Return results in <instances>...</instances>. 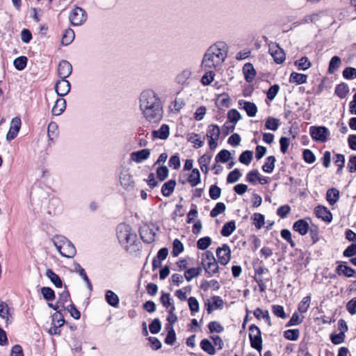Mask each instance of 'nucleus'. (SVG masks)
<instances>
[{
    "label": "nucleus",
    "mask_w": 356,
    "mask_h": 356,
    "mask_svg": "<svg viewBox=\"0 0 356 356\" xmlns=\"http://www.w3.org/2000/svg\"><path fill=\"white\" fill-rule=\"evenodd\" d=\"M245 79L247 82H252L256 76V71L252 64L245 63L243 67Z\"/></svg>",
    "instance_id": "nucleus-22"
},
{
    "label": "nucleus",
    "mask_w": 356,
    "mask_h": 356,
    "mask_svg": "<svg viewBox=\"0 0 356 356\" xmlns=\"http://www.w3.org/2000/svg\"><path fill=\"white\" fill-rule=\"evenodd\" d=\"M235 229H236L235 222L232 220L228 222H226L223 225L220 233L223 236H229L234 232V231Z\"/></svg>",
    "instance_id": "nucleus-36"
},
{
    "label": "nucleus",
    "mask_w": 356,
    "mask_h": 356,
    "mask_svg": "<svg viewBox=\"0 0 356 356\" xmlns=\"http://www.w3.org/2000/svg\"><path fill=\"white\" fill-rule=\"evenodd\" d=\"M227 118L229 122L236 124L241 118L240 113L236 109H231L227 113Z\"/></svg>",
    "instance_id": "nucleus-53"
},
{
    "label": "nucleus",
    "mask_w": 356,
    "mask_h": 356,
    "mask_svg": "<svg viewBox=\"0 0 356 356\" xmlns=\"http://www.w3.org/2000/svg\"><path fill=\"white\" fill-rule=\"evenodd\" d=\"M10 316L8 305L4 302H0V316L6 319V325L10 323L9 318Z\"/></svg>",
    "instance_id": "nucleus-38"
},
{
    "label": "nucleus",
    "mask_w": 356,
    "mask_h": 356,
    "mask_svg": "<svg viewBox=\"0 0 356 356\" xmlns=\"http://www.w3.org/2000/svg\"><path fill=\"white\" fill-rule=\"evenodd\" d=\"M140 235L143 242L152 243L155 240V232L149 227H144L140 231Z\"/></svg>",
    "instance_id": "nucleus-17"
},
{
    "label": "nucleus",
    "mask_w": 356,
    "mask_h": 356,
    "mask_svg": "<svg viewBox=\"0 0 356 356\" xmlns=\"http://www.w3.org/2000/svg\"><path fill=\"white\" fill-rule=\"evenodd\" d=\"M65 108H66L65 99H64L63 98H59L56 101V102L51 109V113L54 115H60L63 113Z\"/></svg>",
    "instance_id": "nucleus-24"
},
{
    "label": "nucleus",
    "mask_w": 356,
    "mask_h": 356,
    "mask_svg": "<svg viewBox=\"0 0 356 356\" xmlns=\"http://www.w3.org/2000/svg\"><path fill=\"white\" fill-rule=\"evenodd\" d=\"M184 250L182 243L177 238L175 239L172 244V254L177 257Z\"/></svg>",
    "instance_id": "nucleus-57"
},
{
    "label": "nucleus",
    "mask_w": 356,
    "mask_h": 356,
    "mask_svg": "<svg viewBox=\"0 0 356 356\" xmlns=\"http://www.w3.org/2000/svg\"><path fill=\"white\" fill-rule=\"evenodd\" d=\"M74 271L79 273V275L83 278V280L86 282L88 289L90 291L92 290V284L87 276V274L85 270L80 266V264L76 263L74 264Z\"/></svg>",
    "instance_id": "nucleus-25"
},
{
    "label": "nucleus",
    "mask_w": 356,
    "mask_h": 356,
    "mask_svg": "<svg viewBox=\"0 0 356 356\" xmlns=\"http://www.w3.org/2000/svg\"><path fill=\"white\" fill-rule=\"evenodd\" d=\"M13 65L17 70H23L27 65V58L26 56H19L14 60Z\"/></svg>",
    "instance_id": "nucleus-50"
},
{
    "label": "nucleus",
    "mask_w": 356,
    "mask_h": 356,
    "mask_svg": "<svg viewBox=\"0 0 356 356\" xmlns=\"http://www.w3.org/2000/svg\"><path fill=\"white\" fill-rule=\"evenodd\" d=\"M160 301L163 306L166 309H168L170 305L173 303V300L170 298V293L162 291Z\"/></svg>",
    "instance_id": "nucleus-63"
},
{
    "label": "nucleus",
    "mask_w": 356,
    "mask_h": 356,
    "mask_svg": "<svg viewBox=\"0 0 356 356\" xmlns=\"http://www.w3.org/2000/svg\"><path fill=\"white\" fill-rule=\"evenodd\" d=\"M241 177V173L240 170L237 168L231 171L227 177V183H235L240 179Z\"/></svg>",
    "instance_id": "nucleus-58"
},
{
    "label": "nucleus",
    "mask_w": 356,
    "mask_h": 356,
    "mask_svg": "<svg viewBox=\"0 0 356 356\" xmlns=\"http://www.w3.org/2000/svg\"><path fill=\"white\" fill-rule=\"evenodd\" d=\"M311 302V296H307L302 298L300 302L298 304V309L299 312L303 314L306 313L309 307Z\"/></svg>",
    "instance_id": "nucleus-44"
},
{
    "label": "nucleus",
    "mask_w": 356,
    "mask_h": 356,
    "mask_svg": "<svg viewBox=\"0 0 356 356\" xmlns=\"http://www.w3.org/2000/svg\"><path fill=\"white\" fill-rule=\"evenodd\" d=\"M168 168L165 165L160 166L156 169V176L160 181H164L168 176Z\"/></svg>",
    "instance_id": "nucleus-61"
},
{
    "label": "nucleus",
    "mask_w": 356,
    "mask_h": 356,
    "mask_svg": "<svg viewBox=\"0 0 356 356\" xmlns=\"http://www.w3.org/2000/svg\"><path fill=\"white\" fill-rule=\"evenodd\" d=\"M269 52L275 63L280 64L285 60V53L278 44H270L269 46Z\"/></svg>",
    "instance_id": "nucleus-10"
},
{
    "label": "nucleus",
    "mask_w": 356,
    "mask_h": 356,
    "mask_svg": "<svg viewBox=\"0 0 356 356\" xmlns=\"http://www.w3.org/2000/svg\"><path fill=\"white\" fill-rule=\"evenodd\" d=\"M300 336V331L298 329L287 330L284 332V337L291 341H296Z\"/></svg>",
    "instance_id": "nucleus-51"
},
{
    "label": "nucleus",
    "mask_w": 356,
    "mask_h": 356,
    "mask_svg": "<svg viewBox=\"0 0 356 356\" xmlns=\"http://www.w3.org/2000/svg\"><path fill=\"white\" fill-rule=\"evenodd\" d=\"M120 181L121 185L125 188H133L134 180L132 176L127 171H122L120 173Z\"/></svg>",
    "instance_id": "nucleus-23"
},
{
    "label": "nucleus",
    "mask_w": 356,
    "mask_h": 356,
    "mask_svg": "<svg viewBox=\"0 0 356 356\" xmlns=\"http://www.w3.org/2000/svg\"><path fill=\"white\" fill-rule=\"evenodd\" d=\"M187 140L193 143L195 148H200L204 145V141L200 140L197 134H188L187 135Z\"/></svg>",
    "instance_id": "nucleus-35"
},
{
    "label": "nucleus",
    "mask_w": 356,
    "mask_h": 356,
    "mask_svg": "<svg viewBox=\"0 0 356 356\" xmlns=\"http://www.w3.org/2000/svg\"><path fill=\"white\" fill-rule=\"evenodd\" d=\"M70 83L65 79H61L55 85V91L60 97L67 95L70 92Z\"/></svg>",
    "instance_id": "nucleus-13"
},
{
    "label": "nucleus",
    "mask_w": 356,
    "mask_h": 356,
    "mask_svg": "<svg viewBox=\"0 0 356 356\" xmlns=\"http://www.w3.org/2000/svg\"><path fill=\"white\" fill-rule=\"evenodd\" d=\"M46 276L51 280V282L55 285V286H62V281L60 278L51 269L47 270Z\"/></svg>",
    "instance_id": "nucleus-37"
},
{
    "label": "nucleus",
    "mask_w": 356,
    "mask_h": 356,
    "mask_svg": "<svg viewBox=\"0 0 356 356\" xmlns=\"http://www.w3.org/2000/svg\"><path fill=\"white\" fill-rule=\"evenodd\" d=\"M309 134L314 140L325 143L330 135V131L325 127L312 126L309 129Z\"/></svg>",
    "instance_id": "nucleus-8"
},
{
    "label": "nucleus",
    "mask_w": 356,
    "mask_h": 356,
    "mask_svg": "<svg viewBox=\"0 0 356 356\" xmlns=\"http://www.w3.org/2000/svg\"><path fill=\"white\" fill-rule=\"evenodd\" d=\"M202 264L209 275H213L218 271V264L211 251H206L202 254Z\"/></svg>",
    "instance_id": "nucleus-5"
},
{
    "label": "nucleus",
    "mask_w": 356,
    "mask_h": 356,
    "mask_svg": "<svg viewBox=\"0 0 356 356\" xmlns=\"http://www.w3.org/2000/svg\"><path fill=\"white\" fill-rule=\"evenodd\" d=\"M307 80V76L306 74H300L298 72H292L289 77V82L296 84L305 83Z\"/></svg>",
    "instance_id": "nucleus-30"
},
{
    "label": "nucleus",
    "mask_w": 356,
    "mask_h": 356,
    "mask_svg": "<svg viewBox=\"0 0 356 356\" xmlns=\"http://www.w3.org/2000/svg\"><path fill=\"white\" fill-rule=\"evenodd\" d=\"M343 262H339V264L336 268V273L338 275H343L346 277H352L355 273V270L348 266L343 265Z\"/></svg>",
    "instance_id": "nucleus-20"
},
{
    "label": "nucleus",
    "mask_w": 356,
    "mask_h": 356,
    "mask_svg": "<svg viewBox=\"0 0 356 356\" xmlns=\"http://www.w3.org/2000/svg\"><path fill=\"white\" fill-rule=\"evenodd\" d=\"M202 272V268H191L184 273V277L188 282L192 280L193 278L198 277Z\"/></svg>",
    "instance_id": "nucleus-43"
},
{
    "label": "nucleus",
    "mask_w": 356,
    "mask_h": 356,
    "mask_svg": "<svg viewBox=\"0 0 356 356\" xmlns=\"http://www.w3.org/2000/svg\"><path fill=\"white\" fill-rule=\"evenodd\" d=\"M117 236L122 245H133L137 238L136 232L130 225L124 223L118 225L117 227Z\"/></svg>",
    "instance_id": "nucleus-4"
},
{
    "label": "nucleus",
    "mask_w": 356,
    "mask_h": 356,
    "mask_svg": "<svg viewBox=\"0 0 356 356\" xmlns=\"http://www.w3.org/2000/svg\"><path fill=\"white\" fill-rule=\"evenodd\" d=\"M41 293L46 300H53L55 298V293L50 287L43 286L41 289Z\"/></svg>",
    "instance_id": "nucleus-56"
},
{
    "label": "nucleus",
    "mask_w": 356,
    "mask_h": 356,
    "mask_svg": "<svg viewBox=\"0 0 356 356\" xmlns=\"http://www.w3.org/2000/svg\"><path fill=\"white\" fill-rule=\"evenodd\" d=\"M295 65L300 70H306L311 67V62L307 57L303 56L295 62Z\"/></svg>",
    "instance_id": "nucleus-46"
},
{
    "label": "nucleus",
    "mask_w": 356,
    "mask_h": 356,
    "mask_svg": "<svg viewBox=\"0 0 356 356\" xmlns=\"http://www.w3.org/2000/svg\"><path fill=\"white\" fill-rule=\"evenodd\" d=\"M341 65V58L337 56H333L330 63H329V67H328V72L330 74H334L336 72L339 67Z\"/></svg>",
    "instance_id": "nucleus-32"
},
{
    "label": "nucleus",
    "mask_w": 356,
    "mask_h": 356,
    "mask_svg": "<svg viewBox=\"0 0 356 356\" xmlns=\"http://www.w3.org/2000/svg\"><path fill=\"white\" fill-rule=\"evenodd\" d=\"M176 181L174 179H170L165 182L161 188V193L165 197H169L174 191Z\"/></svg>",
    "instance_id": "nucleus-29"
},
{
    "label": "nucleus",
    "mask_w": 356,
    "mask_h": 356,
    "mask_svg": "<svg viewBox=\"0 0 356 356\" xmlns=\"http://www.w3.org/2000/svg\"><path fill=\"white\" fill-rule=\"evenodd\" d=\"M249 338L252 348L259 353L262 349V338L260 329L255 325L249 327Z\"/></svg>",
    "instance_id": "nucleus-6"
},
{
    "label": "nucleus",
    "mask_w": 356,
    "mask_h": 356,
    "mask_svg": "<svg viewBox=\"0 0 356 356\" xmlns=\"http://www.w3.org/2000/svg\"><path fill=\"white\" fill-rule=\"evenodd\" d=\"M334 160L335 165L338 167L337 173L340 175L341 174L343 168L344 167L345 156L343 154H337L334 158Z\"/></svg>",
    "instance_id": "nucleus-49"
},
{
    "label": "nucleus",
    "mask_w": 356,
    "mask_h": 356,
    "mask_svg": "<svg viewBox=\"0 0 356 356\" xmlns=\"http://www.w3.org/2000/svg\"><path fill=\"white\" fill-rule=\"evenodd\" d=\"M220 129L217 124H210L207 129L206 137L209 139L208 143L211 149H215L218 146Z\"/></svg>",
    "instance_id": "nucleus-7"
},
{
    "label": "nucleus",
    "mask_w": 356,
    "mask_h": 356,
    "mask_svg": "<svg viewBox=\"0 0 356 356\" xmlns=\"http://www.w3.org/2000/svg\"><path fill=\"white\" fill-rule=\"evenodd\" d=\"M140 108L144 117L150 122H157L162 118L163 108L161 99L152 90H145L141 92Z\"/></svg>",
    "instance_id": "nucleus-1"
},
{
    "label": "nucleus",
    "mask_w": 356,
    "mask_h": 356,
    "mask_svg": "<svg viewBox=\"0 0 356 356\" xmlns=\"http://www.w3.org/2000/svg\"><path fill=\"white\" fill-rule=\"evenodd\" d=\"M231 154L227 149H222L220 151L215 157V161L216 163H226L230 159Z\"/></svg>",
    "instance_id": "nucleus-45"
},
{
    "label": "nucleus",
    "mask_w": 356,
    "mask_h": 356,
    "mask_svg": "<svg viewBox=\"0 0 356 356\" xmlns=\"http://www.w3.org/2000/svg\"><path fill=\"white\" fill-rule=\"evenodd\" d=\"M216 255L218 259V261L222 265H226L230 260L231 258V250L227 244L222 245L221 248H218L216 250Z\"/></svg>",
    "instance_id": "nucleus-11"
},
{
    "label": "nucleus",
    "mask_w": 356,
    "mask_h": 356,
    "mask_svg": "<svg viewBox=\"0 0 356 356\" xmlns=\"http://www.w3.org/2000/svg\"><path fill=\"white\" fill-rule=\"evenodd\" d=\"M253 158V153L252 151L246 150L241 153L239 156L238 160L239 161L245 165H249Z\"/></svg>",
    "instance_id": "nucleus-47"
},
{
    "label": "nucleus",
    "mask_w": 356,
    "mask_h": 356,
    "mask_svg": "<svg viewBox=\"0 0 356 356\" xmlns=\"http://www.w3.org/2000/svg\"><path fill=\"white\" fill-rule=\"evenodd\" d=\"M276 161L274 156H269L266 158V161L262 166V170L268 173H270L273 171L275 168V163Z\"/></svg>",
    "instance_id": "nucleus-39"
},
{
    "label": "nucleus",
    "mask_w": 356,
    "mask_h": 356,
    "mask_svg": "<svg viewBox=\"0 0 356 356\" xmlns=\"http://www.w3.org/2000/svg\"><path fill=\"white\" fill-rule=\"evenodd\" d=\"M170 134V128L167 124H162L158 130H154L152 133V137L165 140L168 138Z\"/></svg>",
    "instance_id": "nucleus-21"
},
{
    "label": "nucleus",
    "mask_w": 356,
    "mask_h": 356,
    "mask_svg": "<svg viewBox=\"0 0 356 356\" xmlns=\"http://www.w3.org/2000/svg\"><path fill=\"white\" fill-rule=\"evenodd\" d=\"M280 124V120L273 117H268L266 120L265 128L266 129L276 131L279 128Z\"/></svg>",
    "instance_id": "nucleus-42"
},
{
    "label": "nucleus",
    "mask_w": 356,
    "mask_h": 356,
    "mask_svg": "<svg viewBox=\"0 0 356 356\" xmlns=\"http://www.w3.org/2000/svg\"><path fill=\"white\" fill-rule=\"evenodd\" d=\"M207 72L202 76L201 83L204 86H209L211 84L215 76V72L212 70H207Z\"/></svg>",
    "instance_id": "nucleus-48"
},
{
    "label": "nucleus",
    "mask_w": 356,
    "mask_h": 356,
    "mask_svg": "<svg viewBox=\"0 0 356 356\" xmlns=\"http://www.w3.org/2000/svg\"><path fill=\"white\" fill-rule=\"evenodd\" d=\"M314 213L318 218L326 222H330L332 220V214L330 210L324 206L318 205L315 207Z\"/></svg>",
    "instance_id": "nucleus-14"
},
{
    "label": "nucleus",
    "mask_w": 356,
    "mask_h": 356,
    "mask_svg": "<svg viewBox=\"0 0 356 356\" xmlns=\"http://www.w3.org/2000/svg\"><path fill=\"white\" fill-rule=\"evenodd\" d=\"M342 75L346 79L353 80L356 79V68L348 67L343 70Z\"/></svg>",
    "instance_id": "nucleus-60"
},
{
    "label": "nucleus",
    "mask_w": 356,
    "mask_h": 356,
    "mask_svg": "<svg viewBox=\"0 0 356 356\" xmlns=\"http://www.w3.org/2000/svg\"><path fill=\"white\" fill-rule=\"evenodd\" d=\"M191 70L190 68H186L177 74L176 76V81L179 84H184L191 77Z\"/></svg>",
    "instance_id": "nucleus-34"
},
{
    "label": "nucleus",
    "mask_w": 356,
    "mask_h": 356,
    "mask_svg": "<svg viewBox=\"0 0 356 356\" xmlns=\"http://www.w3.org/2000/svg\"><path fill=\"white\" fill-rule=\"evenodd\" d=\"M253 224L257 229H260L264 225V216L259 213L253 215Z\"/></svg>",
    "instance_id": "nucleus-59"
},
{
    "label": "nucleus",
    "mask_w": 356,
    "mask_h": 356,
    "mask_svg": "<svg viewBox=\"0 0 356 356\" xmlns=\"http://www.w3.org/2000/svg\"><path fill=\"white\" fill-rule=\"evenodd\" d=\"M272 312L275 316L281 318L282 319H285L287 317L284 307L279 305H272Z\"/></svg>",
    "instance_id": "nucleus-55"
},
{
    "label": "nucleus",
    "mask_w": 356,
    "mask_h": 356,
    "mask_svg": "<svg viewBox=\"0 0 356 356\" xmlns=\"http://www.w3.org/2000/svg\"><path fill=\"white\" fill-rule=\"evenodd\" d=\"M200 173L197 168L192 169L191 174L188 177V182L191 186H196L200 183Z\"/></svg>",
    "instance_id": "nucleus-31"
},
{
    "label": "nucleus",
    "mask_w": 356,
    "mask_h": 356,
    "mask_svg": "<svg viewBox=\"0 0 356 356\" xmlns=\"http://www.w3.org/2000/svg\"><path fill=\"white\" fill-rule=\"evenodd\" d=\"M149 155L150 150L149 149H143L137 152H133L130 154V158L131 161L140 163L147 160L149 157Z\"/></svg>",
    "instance_id": "nucleus-16"
},
{
    "label": "nucleus",
    "mask_w": 356,
    "mask_h": 356,
    "mask_svg": "<svg viewBox=\"0 0 356 356\" xmlns=\"http://www.w3.org/2000/svg\"><path fill=\"white\" fill-rule=\"evenodd\" d=\"M105 299L107 303L113 307H117L119 305V298L118 295L111 290H107L106 291Z\"/></svg>",
    "instance_id": "nucleus-28"
},
{
    "label": "nucleus",
    "mask_w": 356,
    "mask_h": 356,
    "mask_svg": "<svg viewBox=\"0 0 356 356\" xmlns=\"http://www.w3.org/2000/svg\"><path fill=\"white\" fill-rule=\"evenodd\" d=\"M188 303L192 314L197 313L200 310V305L197 300L195 297H190L188 299Z\"/></svg>",
    "instance_id": "nucleus-64"
},
{
    "label": "nucleus",
    "mask_w": 356,
    "mask_h": 356,
    "mask_svg": "<svg viewBox=\"0 0 356 356\" xmlns=\"http://www.w3.org/2000/svg\"><path fill=\"white\" fill-rule=\"evenodd\" d=\"M228 49V45L223 41H218L211 44L203 55L201 68L206 70L220 67L227 56Z\"/></svg>",
    "instance_id": "nucleus-2"
},
{
    "label": "nucleus",
    "mask_w": 356,
    "mask_h": 356,
    "mask_svg": "<svg viewBox=\"0 0 356 356\" xmlns=\"http://www.w3.org/2000/svg\"><path fill=\"white\" fill-rule=\"evenodd\" d=\"M339 191L335 188L327 191L326 200L330 205H334L339 199Z\"/></svg>",
    "instance_id": "nucleus-26"
},
{
    "label": "nucleus",
    "mask_w": 356,
    "mask_h": 356,
    "mask_svg": "<svg viewBox=\"0 0 356 356\" xmlns=\"http://www.w3.org/2000/svg\"><path fill=\"white\" fill-rule=\"evenodd\" d=\"M293 229L300 235L304 236L309 232V225L306 220L300 219L293 223Z\"/></svg>",
    "instance_id": "nucleus-19"
},
{
    "label": "nucleus",
    "mask_w": 356,
    "mask_h": 356,
    "mask_svg": "<svg viewBox=\"0 0 356 356\" xmlns=\"http://www.w3.org/2000/svg\"><path fill=\"white\" fill-rule=\"evenodd\" d=\"M74 39V31L71 29H67L65 31V32L63 35L61 42L63 45L67 46V45L70 44L73 41Z\"/></svg>",
    "instance_id": "nucleus-40"
},
{
    "label": "nucleus",
    "mask_w": 356,
    "mask_h": 356,
    "mask_svg": "<svg viewBox=\"0 0 356 356\" xmlns=\"http://www.w3.org/2000/svg\"><path fill=\"white\" fill-rule=\"evenodd\" d=\"M238 104L245 111L249 117H254L256 115L257 113V107L254 103L245 100H240L238 102Z\"/></svg>",
    "instance_id": "nucleus-18"
},
{
    "label": "nucleus",
    "mask_w": 356,
    "mask_h": 356,
    "mask_svg": "<svg viewBox=\"0 0 356 356\" xmlns=\"http://www.w3.org/2000/svg\"><path fill=\"white\" fill-rule=\"evenodd\" d=\"M70 296L67 290H65L59 294L58 300L56 303L54 310L65 309V304L70 300Z\"/></svg>",
    "instance_id": "nucleus-27"
},
{
    "label": "nucleus",
    "mask_w": 356,
    "mask_h": 356,
    "mask_svg": "<svg viewBox=\"0 0 356 356\" xmlns=\"http://www.w3.org/2000/svg\"><path fill=\"white\" fill-rule=\"evenodd\" d=\"M226 209L225 204L223 202H218L214 208L211 211L210 216L213 218L222 213Z\"/></svg>",
    "instance_id": "nucleus-54"
},
{
    "label": "nucleus",
    "mask_w": 356,
    "mask_h": 356,
    "mask_svg": "<svg viewBox=\"0 0 356 356\" xmlns=\"http://www.w3.org/2000/svg\"><path fill=\"white\" fill-rule=\"evenodd\" d=\"M200 347L204 351L207 352L208 354L211 355H213L216 353L214 346L207 339H204L201 341Z\"/></svg>",
    "instance_id": "nucleus-41"
},
{
    "label": "nucleus",
    "mask_w": 356,
    "mask_h": 356,
    "mask_svg": "<svg viewBox=\"0 0 356 356\" xmlns=\"http://www.w3.org/2000/svg\"><path fill=\"white\" fill-rule=\"evenodd\" d=\"M211 243V239L209 236H204L200 238L197 242V248L200 250H206Z\"/></svg>",
    "instance_id": "nucleus-62"
},
{
    "label": "nucleus",
    "mask_w": 356,
    "mask_h": 356,
    "mask_svg": "<svg viewBox=\"0 0 356 356\" xmlns=\"http://www.w3.org/2000/svg\"><path fill=\"white\" fill-rule=\"evenodd\" d=\"M52 242L61 256L67 258H73L76 253L73 243L63 235H55Z\"/></svg>",
    "instance_id": "nucleus-3"
},
{
    "label": "nucleus",
    "mask_w": 356,
    "mask_h": 356,
    "mask_svg": "<svg viewBox=\"0 0 356 356\" xmlns=\"http://www.w3.org/2000/svg\"><path fill=\"white\" fill-rule=\"evenodd\" d=\"M349 92L348 86L345 83L338 84L334 90V93L341 99H343L346 97Z\"/></svg>",
    "instance_id": "nucleus-33"
},
{
    "label": "nucleus",
    "mask_w": 356,
    "mask_h": 356,
    "mask_svg": "<svg viewBox=\"0 0 356 356\" xmlns=\"http://www.w3.org/2000/svg\"><path fill=\"white\" fill-rule=\"evenodd\" d=\"M21 127V119L15 117L12 119L9 131L6 135V140L10 141L14 139L18 134Z\"/></svg>",
    "instance_id": "nucleus-12"
},
{
    "label": "nucleus",
    "mask_w": 356,
    "mask_h": 356,
    "mask_svg": "<svg viewBox=\"0 0 356 356\" xmlns=\"http://www.w3.org/2000/svg\"><path fill=\"white\" fill-rule=\"evenodd\" d=\"M87 19L86 11L80 7L74 8L70 13L69 19L73 26L82 24Z\"/></svg>",
    "instance_id": "nucleus-9"
},
{
    "label": "nucleus",
    "mask_w": 356,
    "mask_h": 356,
    "mask_svg": "<svg viewBox=\"0 0 356 356\" xmlns=\"http://www.w3.org/2000/svg\"><path fill=\"white\" fill-rule=\"evenodd\" d=\"M72 72V66L70 62L62 60L59 62L58 67V74L61 79H66Z\"/></svg>",
    "instance_id": "nucleus-15"
},
{
    "label": "nucleus",
    "mask_w": 356,
    "mask_h": 356,
    "mask_svg": "<svg viewBox=\"0 0 356 356\" xmlns=\"http://www.w3.org/2000/svg\"><path fill=\"white\" fill-rule=\"evenodd\" d=\"M185 104L186 103L184 99L176 97L171 104L172 111L175 113H179Z\"/></svg>",
    "instance_id": "nucleus-52"
}]
</instances>
